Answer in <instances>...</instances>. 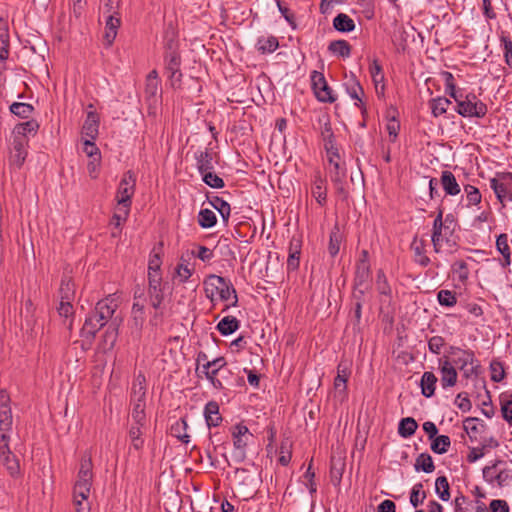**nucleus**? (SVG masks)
Wrapping results in <instances>:
<instances>
[{
  "instance_id": "nucleus-46",
  "label": "nucleus",
  "mask_w": 512,
  "mask_h": 512,
  "mask_svg": "<svg viewBox=\"0 0 512 512\" xmlns=\"http://www.w3.org/2000/svg\"><path fill=\"white\" fill-rule=\"evenodd\" d=\"M435 492L442 501L450 499V486L445 476H440L435 481Z\"/></svg>"
},
{
  "instance_id": "nucleus-7",
  "label": "nucleus",
  "mask_w": 512,
  "mask_h": 512,
  "mask_svg": "<svg viewBox=\"0 0 512 512\" xmlns=\"http://www.w3.org/2000/svg\"><path fill=\"white\" fill-rule=\"evenodd\" d=\"M145 398H146V386H139L134 388L131 395V402L133 405L131 412V419L135 424L146 425V414H145Z\"/></svg>"
},
{
  "instance_id": "nucleus-28",
  "label": "nucleus",
  "mask_w": 512,
  "mask_h": 512,
  "mask_svg": "<svg viewBox=\"0 0 512 512\" xmlns=\"http://www.w3.org/2000/svg\"><path fill=\"white\" fill-rule=\"evenodd\" d=\"M99 119L96 113L89 112L83 125V134L91 140H95L98 135Z\"/></svg>"
},
{
  "instance_id": "nucleus-45",
  "label": "nucleus",
  "mask_w": 512,
  "mask_h": 512,
  "mask_svg": "<svg viewBox=\"0 0 512 512\" xmlns=\"http://www.w3.org/2000/svg\"><path fill=\"white\" fill-rule=\"evenodd\" d=\"M9 110L12 114L26 119L32 114L34 107L28 103L14 102L10 105Z\"/></svg>"
},
{
  "instance_id": "nucleus-20",
  "label": "nucleus",
  "mask_w": 512,
  "mask_h": 512,
  "mask_svg": "<svg viewBox=\"0 0 512 512\" xmlns=\"http://www.w3.org/2000/svg\"><path fill=\"white\" fill-rule=\"evenodd\" d=\"M371 279V269L369 261L358 260L356 265L354 285L366 286L369 285Z\"/></svg>"
},
{
  "instance_id": "nucleus-62",
  "label": "nucleus",
  "mask_w": 512,
  "mask_h": 512,
  "mask_svg": "<svg viewBox=\"0 0 512 512\" xmlns=\"http://www.w3.org/2000/svg\"><path fill=\"white\" fill-rule=\"evenodd\" d=\"M329 176L331 182H338V180L346 179V169L340 164L335 163L329 170Z\"/></svg>"
},
{
  "instance_id": "nucleus-29",
  "label": "nucleus",
  "mask_w": 512,
  "mask_h": 512,
  "mask_svg": "<svg viewBox=\"0 0 512 512\" xmlns=\"http://www.w3.org/2000/svg\"><path fill=\"white\" fill-rule=\"evenodd\" d=\"M9 56V30L6 21L0 18V60L4 61Z\"/></svg>"
},
{
  "instance_id": "nucleus-58",
  "label": "nucleus",
  "mask_w": 512,
  "mask_h": 512,
  "mask_svg": "<svg viewBox=\"0 0 512 512\" xmlns=\"http://www.w3.org/2000/svg\"><path fill=\"white\" fill-rule=\"evenodd\" d=\"M148 295H149L151 306L155 310L160 309L161 304L164 300L163 287L148 289Z\"/></svg>"
},
{
  "instance_id": "nucleus-11",
  "label": "nucleus",
  "mask_w": 512,
  "mask_h": 512,
  "mask_svg": "<svg viewBox=\"0 0 512 512\" xmlns=\"http://www.w3.org/2000/svg\"><path fill=\"white\" fill-rule=\"evenodd\" d=\"M311 78L315 90V95L319 101L327 103H333L336 101V96L333 94L332 89L328 86L322 73L314 71Z\"/></svg>"
},
{
  "instance_id": "nucleus-38",
  "label": "nucleus",
  "mask_w": 512,
  "mask_h": 512,
  "mask_svg": "<svg viewBox=\"0 0 512 512\" xmlns=\"http://www.w3.org/2000/svg\"><path fill=\"white\" fill-rule=\"evenodd\" d=\"M328 50L340 57L347 58L351 54V46L346 40H335L329 43Z\"/></svg>"
},
{
  "instance_id": "nucleus-18",
  "label": "nucleus",
  "mask_w": 512,
  "mask_h": 512,
  "mask_svg": "<svg viewBox=\"0 0 512 512\" xmlns=\"http://www.w3.org/2000/svg\"><path fill=\"white\" fill-rule=\"evenodd\" d=\"M39 129V124L36 120L31 119L26 122H22L17 124L13 131H12V137H15L17 139H28L29 135H35L36 132Z\"/></svg>"
},
{
  "instance_id": "nucleus-39",
  "label": "nucleus",
  "mask_w": 512,
  "mask_h": 512,
  "mask_svg": "<svg viewBox=\"0 0 512 512\" xmlns=\"http://www.w3.org/2000/svg\"><path fill=\"white\" fill-rule=\"evenodd\" d=\"M375 285H376V289L380 295L389 297V298L392 296V289H391L389 282L387 280V277L382 269H379L377 271Z\"/></svg>"
},
{
  "instance_id": "nucleus-16",
  "label": "nucleus",
  "mask_w": 512,
  "mask_h": 512,
  "mask_svg": "<svg viewBox=\"0 0 512 512\" xmlns=\"http://www.w3.org/2000/svg\"><path fill=\"white\" fill-rule=\"evenodd\" d=\"M312 195L321 206L326 204L327 200V187L326 180L321 176L319 172L314 175L312 183Z\"/></svg>"
},
{
  "instance_id": "nucleus-44",
  "label": "nucleus",
  "mask_w": 512,
  "mask_h": 512,
  "mask_svg": "<svg viewBox=\"0 0 512 512\" xmlns=\"http://www.w3.org/2000/svg\"><path fill=\"white\" fill-rule=\"evenodd\" d=\"M93 463L90 455L84 454L80 461L77 478L93 479Z\"/></svg>"
},
{
  "instance_id": "nucleus-32",
  "label": "nucleus",
  "mask_w": 512,
  "mask_h": 512,
  "mask_svg": "<svg viewBox=\"0 0 512 512\" xmlns=\"http://www.w3.org/2000/svg\"><path fill=\"white\" fill-rule=\"evenodd\" d=\"M256 47L261 54L272 53L279 47V42L275 36H262L258 38Z\"/></svg>"
},
{
  "instance_id": "nucleus-17",
  "label": "nucleus",
  "mask_w": 512,
  "mask_h": 512,
  "mask_svg": "<svg viewBox=\"0 0 512 512\" xmlns=\"http://www.w3.org/2000/svg\"><path fill=\"white\" fill-rule=\"evenodd\" d=\"M344 85L346 87V92L353 100L356 101L355 106L362 108V96L364 95V90L357 78L352 74Z\"/></svg>"
},
{
  "instance_id": "nucleus-48",
  "label": "nucleus",
  "mask_w": 512,
  "mask_h": 512,
  "mask_svg": "<svg viewBox=\"0 0 512 512\" xmlns=\"http://www.w3.org/2000/svg\"><path fill=\"white\" fill-rule=\"evenodd\" d=\"M13 417L10 407L0 410V434L7 433L12 429Z\"/></svg>"
},
{
  "instance_id": "nucleus-50",
  "label": "nucleus",
  "mask_w": 512,
  "mask_h": 512,
  "mask_svg": "<svg viewBox=\"0 0 512 512\" xmlns=\"http://www.w3.org/2000/svg\"><path fill=\"white\" fill-rule=\"evenodd\" d=\"M501 48L506 65L512 69V40L504 33L500 36Z\"/></svg>"
},
{
  "instance_id": "nucleus-22",
  "label": "nucleus",
  "mask_w": 512,
  "mask_h": 512,
  "mask_svg": "<svg viewBox=\"0 0 512 512\" xmlns=\"http://www.w3.org/2000/svg\"><path fill=\"white\" fill-rule=\"evenodd\" d=\"M204 417L208 427H217L222 422L219 405L216 401H209L204 408Z\"/></svg>"
},
{
  "instance_id": "nucleus-49",
  "label": "nucleus",
  "mask_w": 512,
  "mask_h": 512,
  "mask_svg": "<svg viewBox=\"0 0 512 512\" xmlns=\"http://www.w3.org/2000/svg\"><path fill=\"white\" fill-rule=\"evenodd\" d=\"M503 464V460L497 459L491 465L485 466L482 470L483 479L489 484H494L495 475H497V472L500 469L499 466Z\"/></svg>"
},
{
  "instance_id": "nucleus-60",
  "label": "nucleus",
  "mask_w": 512,
  "mask_h": 512,
  "mask_svg": "<svg viewBox=\"0 0 512 512\" xmlns=\"http://www.w3.org/2000/svg\"><path fill=\"white\" fill-rule=\"evenodd\" d=\"M90 491L91 487L83 485H74L73 497L75 506H81V501L88 499Z\"/></svg>"
},
{
  "instance_id": "nucleus-59",
  "label": "nucleus",
  "mask_w": 512,
  "mask_h": 512,
  "mask_svg": "<svg viewBox=\"0 0 512 512\" xmlns=\"http://www.w3.org/2000/svg\"><path fill=\"white\" fill-rule=\"evenodd\" d=\"M456 227V220L453 214L449 213L443 218V237L448 242Z\"/></svg>"
},
{
  "instance_id": "nucleus-35",
  "label": "nucleus",
  "mask_w": 512,
  "mask_h": 512,
  "mask_svg": "<svg viewBox=\"0 0 512 512\" xmlns=\"http://www.w3.org/2000/svg\"><path fill=\"white\" fill-rule=\"evenodd\" d=\"M344 468H345V463L342 459H335V458H332L331 459V464H330V479H331V482L334 486H338L341 482V479H342V475H343V472H344Z\"/></svg>"
},
{
  "instance_id": "nucleus-52",
  "label": "nucleus",
  "mask_w": 512,
  "mask_h": 512,
  "mask_svg": "<svg viewBox=\"0 0 512 512\" xmlns=\"http://www.w3.org/2000/svg\"><path fill=\"white\" fill-rule=\"evenodd\" d=\"M426 499V492L423 490V484L417 483L413 486L410 493V503L417 508Z\"/></svg>"
},
{
  "instance_id": "nucleus-47",
  "label": "nucleus",
  "mask_w": 512,
  "mask_h": 512,
  "mask_svg": "<svg viewBox=\"0 0 512 512\" xmlns=\"http://www.w3.org/2000/svg\"><path fill=\"white\" fill-rule=\"evenodd\" d=\"M217 222L216 214L210 209H201L198 214V224L202 228H211Z\"/></svg>"
},
{
  "instance_id": "nucleus-1",
  "label": "nucleus",
  "mask_w": 512,
  "mask_h": 512,
  "mask_svg": "<svg viewBox=\"0 0 512 512\" xmlns=\"http://www.w3.org/2000/svg\"><path fill=\"white\" fill-rule=\"evenodd\" d=\"M118 305L111 297L99 300L94 310L86 317L81 329V336L86 339H93L96 333L103 328L112 318Z\"/></svg>"
},
{
  "instance_id": "nucleus-41",
  "label": "nucleus",
  "mask_w": 512,
  "mask_h": 512,
  "mask_svg": "<svg viewBox=\"0 0 512 512\" xmlns=\"http://www.w3.org/2000/svg\"><path fill=\"white\" fill-rule=\"evenodd\" d=\"M430 445L431 450L436 454L446 453L451 445L450 437L447 435H439L432 439Z\"/></svg>"
},
{
  "instance_id": "nucleus-53",
  "label": "nucleus",
  "mask_w": 512,
  "mask_h": 512,
  "mask_svg": "<svg viewBox=\"0 0 512 512\" xmlns=\"http://www.w3.org/2000/svg\"><path fill=\"white\" fill-rule=\"evenodd\" d=\"M203 182L211 188L221 189L225 186L224 180L216 175L213 170L201 174Z\"/></svg>"
},
{
  "instance_id": "nucleus-54",
  "label": "nucleus",
  "mask_w": 512,
  "mask_h": 512,
  "mask_svg": "<svg viewBox=\"0 0 512 512\" xmlns=\"http://www.w3.org/2000/svg\"><path fill=\"white\" fill-rule=\"evenodd\" d=\"M319 123L321 124V137L324 143L329 141H335V136L331 127V123L328 116H324L319 119Z\"/></svg>"
},
{
  "instance_id": "nucleus-25",
  "label": "nucleus",
  "mask_w": 512,
  "mask_h": 512,
  "mask_svg": "<svg viewBox=\"0 0 512 512\" xmlns=\"http://www.w3.org/2000/svg\"><path fill=\"white\" fill-rule=\"evenodd\" d=\"M496 249L503 256L502 267L506 268L511 264V250L508 244V235L500 234L496 239Z\"/></svg>"
},
{
  "instance_id": "nucleus-14",
  "label": "nucleus",
  "mask_w": 512,
  "mask_h": 512,
  "mask_svg": "<svg viewBox=\"0 0 512 512\" xmlns=\"http://www.w3.org/2000/svg\"><path fill=\"white\" fill-rule=\"evenodd\" d=\"M443 208L439 207L437 215L433 222L432 228V243L434 247V251L439 253L442 247V243L444 241L443 237Z\"/></svg>"
},
{
  "instance_id": "nucleus-12",
  "label": "nucleus",
  "mask_w": 512,
  "mask_h": 512,
  "mask_svg": "<svg viewBox=\"0 0 512 512\" xmlns=\"http://www.w3.org/2000/svg\"><path fill=\"white\" fill-rule=\"evenodd\" d=\"M439 371L442 384H456L458 371L453 362L452 354H450V349L446 355L439 359Z\"/></svg>"
},
{
  "instance_id": "nucleus-23",
  "label": "nucleus",
  "mask_w": 512,
  "mask_h": 512,
  "mask_svg": "<svg viewBox=\"0 0 512 512\" xmlns=\"http://www.w3.org/2000/svg\"><path fill=\"white\" fill-rule=\"evenodd\" d=\"M57 312L61 318H63V324L69 329H72L73 321H74V308L71 304V301L60 300V303L57 307Z\"/></svg>"
},
{
  "instance_id": "nucleus-61",
  "label": "nucleus",
  "mask_w": 512,
  "mask_h": 512,
  "mask_svg": "<svg viewBox=\"0 0 512 512\" xmlns=\"http://www.w3.org/2000/svg\"><path fill=\"white\" fill-rule=\"evenodd\" d=\"M464 191L468 205H477L481 202L482 196L478 188L468 184L464 186Z\"/></svg>"
},
{
  "instance_id": "nucleus-26",
  "label": "nucleus",
  "mask_w": 512,
  "mask_h": 512,
  "mask_svg": "<svg viewBox=\"0 0 512 512\" xmlns=\"http://www.w3.org/2000/svg\"><path fill=\"white\" fill-rule=\"evenodd\" d=\"M239 327L240 321L236 317L226 316L218 322L216 329L221 335L228 336L237 331Z\"/></svg>"
},
{
  "instance_id": "nucleus-6",
  "label": "nucleus",
  "mask_w": 512,
  "mask_h": 512,
  "mask_svg": "<svg viewBox=\"0 0 512 512\" xmlns=\"http://www.w3.org/2000/svg\"><path fill=\"white\" fill-rule=\"evenodd\" d=\"M169 51L165 54V71L170 80L171 86L173 88H180L182 81V73L180 70L181 67V56L180 54L169 47Z\"/></svg>"
},
{
  "instance_id": "nucleus-5",
  "label": "nucleus",
  "mask_w": 512,
  "mask_h": 512,
  "mask_svg": "<svg viewBox=\"0 0 512 512\" xmlns=\"http://www.w3.org/2000/svg\"><path fill=\"white\" fill-rule=\"evenodd\" d=\"M487 105L474 93L465 94V100L458 101L456 111L462 117L483 118L487 114Z\"/></svg>"
},
{
  "instance_id": "nucleus-8",
  "label": "nucleus",
  "mask_w": 512,
  "mask_h": 512,
  "mask_svg": "<svg viewBox=\"0 0 512 512\" xmlns=\"http://www.w3.org/2000/svg\"><path fill=\"white\" fill-rule=\"evenodd\" d=\"M136 179L131 171L124 174L117 190V202L119 206H131V198L135 191Z\"/></svg>"
},
{
  "instance_id": "nucleus-64",
  "label": "nucleus",
  "mask_w": 512,
  "mask_h": 512,
  "mask_svg": "<svg viewBox=\"0 0 512 512\" xmlns=\"http://www.w3.org/2000/svg\"><path fill=\"white\" fill-rule=\"evenodd\" d=\"M501 402V411L503 414V418L512 423V400L506 399L505 397H500Z\"/></svg>"
},
{
  "instance_id": "nucleus-30",
  "label": "nucleus",
  "mask_w": 512,
  "mask_h": 512,
  "mask_svg": "<svg viewBox=\"0 0 512 512\" xmlns=\"http://www.w3.org/2000/svg\"><path fill=\"white\" fill-rule=\"evenodd\" d=\"M207 198L210 205L219 212L223 221L227 223L231 212L230 204L218 196H208Z\"/></svg>"
},
{
  "instance_id": "nucleus-21",
  "label": "nucleus",
  "mask_w": 512,
  "mask_h": 512,
  "mask_svg": "<svg viewBox=\"0 0 512 512\" xmlns=\"http://www.w3.org/2000/svg\"><path fill=\"white\" fill-rule=\"evenodd\" d=\"M116 15L117 14H109L106 19L104 39L108 46L114 42L117 31L121 25V19Z\"/></svg>"
},
{
  "instance_id": "nucleus-56",
  "label": "nucleus",
  "mask_w": 512,
  "mask_h": 512,
  "mask_svg": "<svg viewBox=\"0 0 512 512\" xmlns=\"http://www.w3.org/2000/svg\"><path fill=\"white\" fill-rule=\"evenodd\" d=\"M490 379L493 382H500L504 379L505 370L503 364L499 360H492L490 362Z\"/></svg>"
},
{
  "instance_id": "nucleus-15",
  "label": "nucleus",
  "mask_w": 512,
  "mask_h": 512,
  "mask_svg": "<svg viewBox=\"0 0 512 512\" xmlns=\"http://www.w3.org/2000/svg\"><path fill=\"white\" fill-rule=\"evenodd\" d=\"M196 166L200 174L214 170L213 153L210 149L198 150L194 154Z\"/></svg>"
},
{
  "instance_id": "nucleus-31",
  "label": "nucleus",
  "mask_w": 512,
  "mask_h": 512,
  "mask_svg": "<svg viewBox=\"0 0 512 512\" xmlns=\"http://www.w3.org/2000/svg\"><path fill=\"white\" fill-rule=\"evenodd\" d=\"M463 428L469 435V438L473 440L477 438L479 433L483 432L485 423L478 418H467L464 420Z\"/></svg>"
},
{
  "instance_id": "nucleus-4",
  "label": "nucleus",
  "mask_w": 512,
  "mask_h": 512,
  "mask_svg": "<svg viewBox=\"0 0 512 512\" xmlns=\"http://www.w3.org/2000/svg\"><path fill=\"white\" fill-rule=\"evenodd\" d=\"M225 366L226 361L223 357L208 361L206 354L200 353L197 358L196 371L198 374H205L211 384H222L220 379L217 378V375L227 371Z\"/></svg>"
},
{
  "instance_id": "nucleus-57",
  "label": "nucleus",
  "mask_w": 512,
  "mask_h": 512,
  "mask_svg": "<svg viewBox=\"0 0 512 512\" xmlns=\"http://www.w3.org/2000/svg\"><path fill=\"white\" fill-rule=\"evenodd\" d=\"M452 271L457 276L458 280L464 283L469 276L467 263L464 260H458L453 263Z\"/></svg>"
},
{
  "instance_id": "nucleus-55",
  "label": "nucleus",
  "mask_w": 512,
  "mask_h": 512,
  "mask_svg": "<svg viewBox=\"0 0 512 512\" xmlns=\"http://www.w3.org/2000/svg\"><path fill=\"white\" fill-rule=\"evenodd\" d=\"M437 300L441 306L446 307H453L457 303L455 292L444 289L437 293Z\"/></svg>"
},
{
  "instance_id": "nucleus-33",
  "label": "nucleus",
  "mask_w": 512,
  "mask_h": 512,
  "mask_svg": "<svg viewBox=\"0 0 512 512\" xmlns=\"http://www.w3.org/2000/svg\"><path fill=\"white\" fill-rule=\"evenodd\" d=\"M188 424L184 418L178 419L171 425V435L178 438L183 443H189L190 436L187 434Z\"/></svg>"
},
{
  "instance_id": "nucleus-36",
  "label": "nucleus",
  "mask_w": 512,
  "mask_h": 512,
  "mask_svg": "<svg viewBox=\"0 0 512 512\" xmlns=\"http://www.w3.org/2000/svg\"><path fill=\"white\" fill-rule=\"evenodd\" d=\"M145 427L146 425L135 424L133 421L130 426L128 434L131 439V444L136 450H140L144 445L142 434Z\"/></svg>"
},
{
  "instance_id": "nucleus-51",
  "label": "nucleus",
  "mask_w": 512,
  "mask_h": 512,
  "mask_svg": "<svg viewBox=\"0 0 512 512\" xmlns=\"http://www.w3.org/2000/svg\"><path fill=\"white\" fill-rule=\"evenodd\" d=\"M341 234L339 233V229L335 227L331 232L329 236V245H328V252L331 255V257H335L340 250V243H341Z\"/></svg>"
},
{
  "instance_id": "nucleus-9",
  "label": "nucleus",
  "mask_w": 512,
  "mask_h": 512,
  "mask_svg": "<svg viewBox=\"0 0 512 512\" xmlns=\"http://www.w3.org/2000/svg\"><path fill=\"white\" fill-rule=\"evenodd\" d=\"M490 187L501 203L504 200L512 201V173H503L499 179L492 178L490 180Z\"/></svg>"
},
{
  "instance_id": "nucleus-34",
  "label": "nucleus",
  "mask_w": 512,
  "mask_h": 512,
  "mask_svg": "<svg viewBox=\"0 0 512 512\" xmlns=\"http://www.w3.org/2000/svg\"><path fill=\"white\" fill-rule=\"evenodd\" d=\"M60 300L72 301L75 295V285L68 275H64L61 279L59 288Z\"/></svg>"
},
{
  "instance_id": "nucleus-24",
  "label": "nucleus",
  "mask_w": 512,
  "mask_h": 512,
  "mask_svg": "<svg viewBox=\"0 0 512 512\" xmlns=\"http://www.w3.org/2000/svg\"><path fill=\"white\" fill-rule=\"evenodd\" d=\"M249 430L247 426L243 424H237L233 427V445L236 449L244 450L247 446Z\"/></svg>"
},
{
  "instance_id": "nucleus-3",
  "label": "nucleus",
  "mask_w": 512,
  "mask_h": 512,
  "mask_svg": "<svg viewBox=\"0 0 512 512\" xmlns=\"http://www.w3.org/2000/svg\"><path fill=\"white\" fill-rule=\"evenodd\" d=\"M204 290L206 297L214 303L215 295H218L221 301H228L233 296V302L225 305L223 312L230 307H236L238 304V296L235 288L229 280L222 276L210 274L204 280Z\"/></svg>"
},
{
  "instance_id": "nucleus-13",
  "label": "nucleus",
  "mask_w": 512,
  "mask_h": 512,
  "mask_svg": "<svg viewBox=\"0 0 512 512\" xmlns=\"http://www.w3.org/2000/svg\"><path fill=\"white\" fill-rule=\"evenodd\" d=\"M142 295L138 296L137 292H134V303L131 311V328L136 332H140L143 328L146 315H145V301L143 299L140 302L138 299L141 298Z\"/></svg>"
},
{
  "instance_id": "nucleus-43",
  "label": "nucleus",
  "mask_w": 512,
  "mask_h": 512,
  "mask_svg": "<svg viewBox=\"0 0 512 512\" xmlns=\"http://www.w3.org/2000/svg\"><path fill=\"white\" fill-rule=\"evenodd\" d=\"M0 462L6 467L8 473L12 477H16L20 473L19 461L13 453L0 457Z\"/></svg>"
},
{
  "instance_id": "nucleus-63",
  "label": "nucleus",
  "mask_w": 512,
  "mask_h": 512,
  "mask_svg": "<svg viewBox=\"0 0 512 512\" xmlns=\"http://www.w3.org/2000/svg\"><path fill=\"white\" fill-rule=\"evenodd\" d=\"M445 346V340L441 336H433L428 340V349L434 354H440Z\"/></svg>"
},
{
  "instance_id": "nucleus-2",
  "label": "nucleus",
  "mask_w": 512,
  "mask_h": 512,
  "mask_svg": "<svg viewBox=\"0 0 512 512\" xmlns=\"http://www.w3.org/2000/svg\"><path fill=\"white\" fill-rule=\"evenodd\" d=\"M450 354H452L453 362L457 366L462 380L473 383L480 380L485 384L483 368L475 358L474 352L450 346Z\"/></svg>"
},
{
  "instance_id": "nucleus-42",
  "label": "nucleus",
  "mask_w": 512,
  "mask_h": 512,
  "mask_svg": "<svg viewBox=\"0 0 512 512\" xmlns=\"http://www.w3.org/2000/svg\"><path fill=\"white\" fill-rule=\"evenodd\" d=\"M451 101L445 97L431 99L429 106L434 117H439L447 111Z\"/></svg>"
},
{
  "instance_id": "nucleus-40",
  "label": "nucleus",
  "mask_w": 512,
  "mask_h": 512,
  "mask_svg": "<svg viewBox=\"0 0 512 512\" xmlns=\"http://www.w3.org/2000/svg\"><path fill=\"white\" fill-rule=\"evenodd\" d=\"M416 471H423L425 473H431L435 470V465L432 457L428 453H421L414 464Z\"/></svg>"
},
{
  "instance_id": "nucleus-10",
  "label": "nucleus",
  "mask_w": 512,
  "mask_h": 512,
  "mask_svg": "<svg viewBox=\"0 0 512 512\" xmlns=\"http://www.w3.org/2000/svg\"><path fill=\"white\" fill-rule=\"evenodd\" d=\"M11 147H10V153H9V165L11 167L20 169L22 165L24 164L26 157H27V146H28V139H17L15 137H12Z\"/></svg>"
},
{
  "instance_id": "nucleus-19",
  "label": "nucleus",
  "mask_w": 512,
  "mask_h": 512,
  "mask_svg": "<svg viewBox=\"0 0 512 512\" xmlns=\"http://www.w3.org/2000/svg\"><path fill=\"white\" fill-rule=\"evenodd\" d=\"M440 183L447 195L455 196L458 195L461 191L454 174L449 170L442 171Z\"/></svg>"
},
{
  "instance_id": "nucleus-27",
  "label": "nucleus",
  "mask_w": 512,
  "mask_h": 512,
  "mask_svg": "<svg viewBox=\"0 0 512 512\" xmlns=\"http://www.w3.org/2000/svg\"><path fill=\"white\" fill-rule=\"evenodd\" d=\"M354 20L345 13H339L333 19V28L341 33H349L355 29Z\"/></svg>"
},
{
  "instance_id": "nucleus-37",
  "label": "nucleus",
  "mask_w": 512,
  "mask_h": 512,
  "mask_svg": "<svg viewBox=\"0 0 512 512\" xmlns=\"http://www.w3.org/2000/svg\"><path fill=\"white\" fill-rule=\"evenodd\" d=\"M418 424L412 417H406L400 420L398 433L403 438L411 437L417 430Z\"/></svg>"
}]
</instances>
